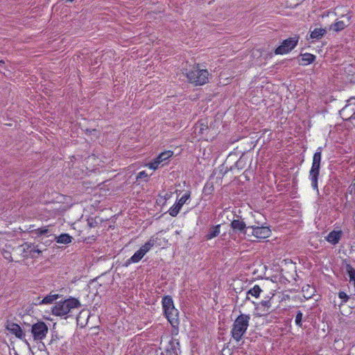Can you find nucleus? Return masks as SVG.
<instances>
[{"instance_id":"8","label":"nucleus","mask_w":355,"mask_h":355,"mask_svg":"<svg viewBox=\"0 0 355 355\" xmlns=\"http://www.w3.org/2000/svg\"><path fill=\"white\" fill-rule=\"evenodd\" d=\"M190 198V192L188 191L185 193L178 201V202L174 205L171 209L168 210V213L171 216H176L180 210L181 209L183 205L187 202V200Z\"/></svg>"},{"instance_id":"21","label":"nucleus","mask_w":355,"mask_h":355,"mask_svg":"<svg viewBox=\"0 0 355 355\" xmlns=\"http://www.w3.org/2000/svg\"><path fill=\"white\" fill-rule=\"evenodd\" d=\"M261 291H261V288L259 287V286L255 285L253 288H252L247 292V295H246L245 300H250V297L248 296L249 295H251L255 297H258Z\"/></svg>"},{"instance_id":"10","label":"nucleus","mask_w":355,"mask_h":355,"mask_svg":"<svg viewBox=\"0 0 355 355\" xmlns=\"http://www.w3.org/2000/svg\"><path fill=\"white\" fill-rule=\"evenodd\" d=\"M31 327V333H47L48 326L44 322H37L31 326L30 324L26 325Z\"/></svg>"},{"instance_id":"7","label":"nucleus","mask_w":355,"mask_h":355,"mask_svg":"<svg viewBox=\"0 0 355 355\" xmlns=\"http://www.w3.org/2000/svg\"><path fill=\"white\" fill-rule=\"evenodd\" d=\"M232 229L234 232L243 234H247L248 230L250 229L251 226H246V224L242 219H234L230 224Z\"/></svg>"},{"instance_id":"20","label":"nucleus","mask_w":355,"mask_h":355,"mask_svg":"<svg viewBox=\"0 0 355 355\" xmlns=\"http://www.w3.org/2000/svg\"><path fill=\"white\" fill-rule=\"evenodd\" d=\"M56 242L59 243L68 244L71 242L72 237L68 234H62L55 237Z\"/></svg>"},{"instance_id":"13","label":"nucleus","mask_w":355,"mask_h":355,"mask_svg":"<svg viewBox=\"0 0 355 355\" xmlns=\"http://www.w3.org/2000/svg\"><path fill=\"white\" fill-rule=\"evenodd\" d=\"M220 232V225H213L210 227L205 236V240H211L219 235Z\"/></svg>"},{"instance_id":"30","label":"nucleus","mask_w":355,"mask_h":355,"mask_svg":"<svg viewBox=\"0 0 355 355\" xmlns=\"http://www.w3.org/2000/svg\"><path fill=\"white\" fill-rule=\"evenodd\" d=\"M22 247H24V251L28 252L30 251L33 248V244L31 243L26 242L22 245Z\"/></svg>"},{"instance_id":"17","label":"nucleus","mask_w":355,"mask_h":355,"mask_svg":"<svg viewBox=\"0 0 355 355\" xmlns=\"http://www.w3.org/2000/svg\"><path fill=\"white\" fill-rule=\"evenodd\" d=\"M60 297V295L58 294H52L50 293V295H46L44 297L42 300L36 303V304H51L55 300H58Z\"/></svg>"},{"instance_id":"24","label":"nucleus","mask_w":355,"mask_h":355,"mask_svg":"<svg viewBox=\"0 0 355 355\" xmlns=\"http://www.w3.org/2000/svg\"><path fill=\"white\" fill-rule=\"evenodd\" d=\"M346 25L343 21H336L330 26V29L336 32L340 31L345 28Z\"/></svg>"},{"instance_id":"28","label":"nucleus","mask_w":355,"mask_h":355,"mask_svg":"<svg viewBox=\"0 0 355 355\" xmlns=\"http://www.w3.org/2000/svg\"><path fill=\"white\" fill-rule=\"evenodd\" d=\"M338 297L343 300V302H347L349 300V296L343 291L338 293Z\"/></svg>"},{"instance_id":"9","label":"nucleus","mask_w":355,"mask_h":355,"mask_svg":"<svg viewBox=\"0 0 355 355\" xmlns=\"http://www.w3.org/2000/svg\"><path fill=\"white\" fill-rule=\"evenodd\" d=\"M252 234L258 239L268 238L271 234V231L268 227L251 226Z\"/></svg>"},{"instance_id":"14","label":"nucleus","mask_w":355,"mask_h":355,"mask_svg":"<svg viewBox=\"0 0 355 355\" xmlns=\"http://www.w3.org/2000/svg\"><path fill=\"white\" fill-rule=\"evenodd\" d=\"M341 236H342L341 231L334 230L328 234V236H327V240L330 243H331L333 245H336L339 242Z\"/></svg>"},{"instance_id":"35","label":"nucleus","mask_w":355,"mask_h":355,"mask_svg":"<svg viewBox=\"0 0 355 355\" xmlns=\"http://www.w3.org/2000/svg\"><path fill=\"white\" fill-rule=\"evenodd\" d=\"M243 334H232V336L235 340L237 341L240 340L241 339V337Z\"/></svg>"},{"instance_id":"2","label":"nucleus","mask_w":355,"mask_h":355,"mask_svg":"<svg viewBox=\"0 0 355 355\" xmlns=\"http://www.w3.org/2000/svg\"><path fill=\"white\" fill-rule=\"evenodd\" d=\"M209 73L207 69H200L199 65L193 66V68L186 72V76L189 83L197 85H203L208 81Z\"/></svg>"},{"instance_id":"23","label":"nucleus","mask_w":355,"mask_h":355,"mask_svg":"<svg viewBox=\"0 0 355 355\" xmlns=\"http://www.w3.org/2000/svg\"><path fill=\"white\" fill-rule=\"evenodd\" d=\"M346 272L349 277L350 282H354V284L355 285V269L350 265V264H346L345 266Z\"/></svg>"},{"instance_id":"34","label":"nucleus","mask_w":355,"mask_h":355,"mask_svg":"<svg viewBox=\"0 0 355 355\" xmlns=\"http://www.w3.org/2000/svg\"><path fill=\"white\" fill-rule=\"evenodd\" d=\"M34 253H37L38 254L42 253V251L39 249H36L35 247L33 245V248L31 250V256L33 258L35 257Z\"/></svg>"},{"instance_id":"32","label":"nucleus","mask_w":355,"mask_h":355,"mask_svg":"<svg viewBox=\"0 0 355 355\" xmlns=\"http://www.w3.org/2000/svg\"><path fill=\"white\" fill-rule=\"evenodd\" d=\"M87 223H88L89 227H91V228L92 227H95L98 225L97 221L95 219L92 218H89L87 220Z\"/></svg>"},{"instance_id":"12","label":"nucleus","mask_w":355,"mask_h":355,"mask_svg":"<svg viewBox=\"0 0 355 355\" xmlns=\"http://www.w3.org/2000/svg\"><path fill=\"white\" fill-rule=\"evenodd\" d=\"M271 298L268 297L266 300H262L256 307L257 310H260L263 315L268 314L270 312V309L271 307L270 304Z\"/></svg>"},{"instance_id":"36","label":"nucleus","mask_w":355,"mask_h":355,"mask_svg":"<svg viewBox=\"0 0 355 355\" xmlns=\"http://www.w3.org/2000/svg\"><path fill=\"white\" fill-rule=\"evenodd\" d=\"M18 338H25L26 335V334H15Z\"/></svg>"},{"instance_id":"4","label":"nucleus","mask_w":355,"mask_h":355,"mask_svg":"<svg viewBox=\"0 0 355 355\" xmlns=\"http://www.w3.org/2000/svg\"><path fill=\"white\" fill-rule=\"evenodd\" d=\"M322 147H319L313 157V162L311 168L309 171V178L311 180L312 187L318 191V180L320 174L321 157H322Z\"/></svg>"},{"instance_id":"15","label":"nucleus","mask_w":355,"mask_h":355,"mask_svg":"<svg viewBox=\"0 0 355 355\" xmlns=\"http://www.w3.org/2000/svg\"><path fill=\"white\" fill-rule=\"evenodd\" d=\"M144 255L145 254L141 250H137L129 259L126 261V262L124 263V266L127 267L131 263L139 262Z\"/></svg>"},{"instance_id":"6","label":"nucleus","mask_w":355,"mask_h":355,"mask_svg":"<svg viewBox=\"0 0 355 355\" xmlns=\"http://www.w3.org/2000/svg\"><path fill=\"white\" fill-rule=\"evenodd\" d=\"M249 320L248 315L241 314L234 321L231 333H245L248 327Z\"/></svg>"},{"instance_id":"22","label":"nucleus","mask_w":355,"mask_h":355,"mask_svg":"<svg viewBox=\"0 0 355 355\" xmlns=\"http://www.w3.org/2000/svg\"><path fill=\"white\" fill-rule=\"evenodd\" d=\"M156 240L153 238H150L144 245H142L139 250H141L145 254L148 252L150 248L155 244Z\"/></svg>"},{"instance_id":"18","label":"nucleus","mask_w":355,"mask_h":355,"mask_svg":"<svg viewBox=\"0 0 355 355\" xmlns=\"http://www.w3.org/2000/svg\"><path fill=\"white\" fill-rule=\"evenodd\" d=\"M327 33L325 28H315L311 32L310 37L311 39L320 40Z\"/></svg>"},{"instance_id":"16","label":"nucleus","mask_w":355,"mask_h":355,"mask_svg":"<svg viewBox=\"0 0 355 355\" xmlns=\"http://www.w3.org/2000/svg\"><path fill=\"white\" fill-rule=\"evenodd\" d=\"M6 327L10 333H23L24 331H26L24 327L22 329L19 325L12 322H7Z\"/></svg>"},{"instance_id":"5","label":"nucleus","mask_w":355,"mask_h":355,"mask_svg":"<svg viewBox=\"0 0 355 355\" xmlns=\"http://www.w3.org/2000/svg\"><path fill=\"white\" fill-rule=\"evenodd\" d=\"M298 40V36L284 40L282 44L275 50V53L276 55H283L289 53L297 46Z\"/></svg>"},{"instance_id":"29","label":"nucleus","mask_w":355,"mask_h":355,"mask_svg":"<svg viewBox=\"0 0 355 355\" xmlns=\"http://www.w3.org/2000/svg\"><path fill=\"white\" fill-rule=\"evenodd\" d=\"M148 177V174L144 171H141L139 172L137 175V180H145V181H147V180H146V178H147Z\"/></svg>"},{"instance_id":"11","label":"nucleus","mask_w":355,"mask_h":355,"mask_svg":"<svg viewBox=\"0 0 355 355\" xmlns=\"http://www.w3.org/2000/svg\"><path fill=\"white\" fill-rule=\"evenodd\" d=\"M173 155L172 151H166L164 153H162L156 159L154 163H152L150 165V168H157L158 167V164L167 160L169 157H171Z\"/></svg>"},{"instance_id":"19","label":"nucleus","mask_w":355,"mask_h":355,"mask_svg":"<svg viewBox=\"0 0 355 355\" xmlns=\"http://www.w3.org/2000/svg\"><path fill=\"white\" fill-rule=\"evenodd\" d=\"M302 56V62L300 63L302 65H306L314 62L315 59V56L311 53H304L300 55Z\"/></svg>"},{"instance_id":"26","label":"nucleus","mask_w":355,"mask_h":355,"mask_svg":"<svg viewBox=\"0 0 355 355\" xmlns=\"http://www.w3.org/2000/svg\"><path fill=\"white\" fill-rule=\"evenodd\" d=\"M302 313L300 311H298L295 320L296 324L302 326Z\"/></svg>"},{"instance_id":"1","label":"nucleus","mask_w":355,"mask_h":355,"mask_svg":"<svg viewBox=\"0 0 355 355\" xmlns=\"http://www.w3.org/2000/svg\"><path fill=\"white\" fill-rule=\"evenodd\" d=\"M162 307L164 315L171 326L176 329L178 322L179 312L174 306L173 299L171 296L166 295L162 298Z\"/></svg>"},{"instance_id":"33","label":"nucleus","mask_w":355,"mask_h":355,"mask_svg":"<svg viewBox=\"0 0 355 355\" xmlns=\"http://www.w3.org/2000/svg\"><path fill=\"white\" fill-rule=\"evenodd\" d=\"M33 337L34 340H42L46 334H31Z\"/></svg>"},{"instance_id":"25","label":"nucleus","mask_w":355,"mask_h":355,"mask_svg":"<svg viewBox=\"0 0 355 355\" xmlns=\"http://www.w3.org/2000/svg\"><path fill=\"white\" fill-rule=\"evenodd\" d=\"M31 232L36 234L37 235H43L47 234L49 232V230L45 227L43 228H38L37 230H34Z\"/></svg>"},{"instance_id":"31","label":"nucleus","mask_w":355,"mask_h":355,"mask_svg":"<svg viewBox=\"0 0 355 355\" xmlns=\"http://www.w3.org/2000/svg\"><path fill=\"white\" fill-rule=\"evenodd\" d=\"M199 128V131H198V132H199L200 134H203L204 130H207V128H208L207 125H205V124H203V123H200V124L199 125V126L197 125H196V130H197V128Z\"/></svg>"},{"instance_id":"3","label":"nucleus","mask_w":355,"mask_h":355,"mask_svg":"<svg viewBox=\"0 0 355 355\" xmlns=\"http://www.w3.org/2000/svg\"><path fill=\"white\" fill-rule=\"evenodd\" d=\"M80 306V302L76 298H69L62 302H60L52 309L53 314L58 316H64L69 313L71 309Z\"/></svg>"},{"instance_id":"27","label":"nucleus","mask_w":355,"mask_h":355,"mask_svg":"<svg viewBox=\"0 0 355 355\" xmlns=\"http://www.w3.org/2000/svg\"><path fill=\"white\" fill-rule=\"evenodd\" d=\"M349 110H351V104H347V105H345V107H343L342 109V110L340 111V114H344L345 112H347L348 111H349ZM355 108L353 107H352V112H353V114H355Z\"/></svg>"}]
</instances>
